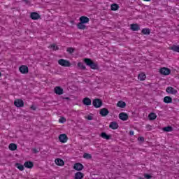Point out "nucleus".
I'll return each instance as SVG.
<instances>
[{"instance_id":"obj_1","label":"nucleus","mask_w":179,"mask_h":179,"mask_svg":"<svg viewBox=\"0 0 179 179\" xmlns=\"http://www.w3.org/2000/svg\"><path fill=\"white\" fill-rule=\"evenodd\" d=\"M83 62H85V64L87 66H90V68H91V69H94V70L99 69V64H97V63H95L94 62H93V60H92V59L84 58Z\"/></svg>"},{"instance_id":"obj_2","label":"nucleus","mask_w":179,"mask_h":179,"mask_svg":"<svg viewBox=\"0 0 179 179\" xmlns=\"http://www.w3.org/2000/svg\"><path fill=\"white\" fill-rule=\"evenodd\" d=\"M92 105L95 108H100L103 106V101L99 98L94 99L92 101Z\"/></svg>"},{"instance_id":"obj_3","label":"nucleus","mask_w":179,"mask_h":179,"mask_svg":"<svg viewBox=\"0 0 179 179\" xmlns=\"http://www.w3.org/2000/svg\"><path fill=\"white\" fill-rule=\"evenodd\" d=\"M58 64H59V65H61V66H64V67L71 66V62L69 61L64 59H59Z\"/></svg>"},{"instance_id":"obj_4","label":"nucleus","mask_w":179,"mask_h":179,"mask_svg":"<svg viewBox=\"0 0 179 179\" xmlns=\"http://www.w3.org/2000/svg\"><path fill=\"white\" fill-rule=\"evenodd\" d=\"M159 72L161 75H164L166 76L171 73V70H170L169 68L164 67L159 70Z\"/></svg>"},{"instance_id":"obj_5","label":"nucleus","mask_w":179,"mask_h":179,"mask_svg":"<svg viewBox=\"0 0 179 179\" xmlns=\"http://www.w3.org/2000/svg\"><path fill=\"white\" fill-rule=\"evenodd\" d=\"M83 169H85V166L81 163L78 162L74 164L73 169L76 170V171H82Z\"/></svg>"},{"instance_id":"obj_6","label":"nucleus","mask_w":179,"mask_h":179,"mask_svg":"<svg viewBox=\"0 0 179 179\" xmlns=\"http://www.w3.org/2000/svg\"><path fill=\"white\" fill-rule=\"evenodd\" d=\"M14 106L18 108L24 107V102L22 99H15L14 101Z\"/></svg>"},{"instance_id":"obj_7","label":"nucleus","mask_w":179,"mask_h":179,"mask_svg":"<svg viewBox=\"0 0 179 179\" xmlns=\"http://www.w3.org/2000/svg\"><path fill=\"white\" fill-rule=\"evenodd\" d=\"M59 141L62 143H65L68 141V136L65 134H60L59 136Z\"/></svg>"},{"instance_id":"obj_8","label":"nucleus","mask_w":179,"mask_h":179,"mask_svg":"<svg viewBox=\"0 0 179 179\" xmlns=\"http://www.w3.org/2000/svg\"><path fill=\"white\" fill-rule=\"evenodd\" d=\"M20 72H21V73H23L24 75H26V73H29V67H27V66L26 65H22L21 66H20Z\"/></svg>"},{"instance_id":"obj_9","label":"nucleus","mask_w":179,"mask_h":179,"mask_svg":"<svg viewBox=\"0 0 179 179\" xmlns=\"http://www.w3.org/2000/svg\"><path fill=\"white\" fill-rule=\"evenodd\" d=\"M99 114L100 115H101V117H107V115L110 114V111L108 110V109L103 108L100 110Z\"/></svg>"},{"instance_id":"obj_10","label":"nucleus","mask_w":179,"mask_h":179,"mask_svg":"<svg viewBox=\"0 0 179 179\" xmlns=\"http://www.w3.org/2000/svg\"><path fill=\"white\" fill-rule=\"evenodd\" d=\"M30 17L32 20H38V19H41V15L38 13L34 12L31 13Z\"/></svg>"},{"instance_id":"obj_11","label":"nucleus","mask_w":179,"mask_h":179,"mask_svg":"<svg viewBox=\"0 0 179 179\" xmlns=\"http://www.w3.org/2000/svg\"><path fill=\"white\" fill-rule=\"evenodd\" d=\"M166 92L169 93V94H177L178 93L177 90L173 88V87H167Z\"/></svg>"},{"instance_id":"obj_12","label":"nucleus","mask_w":179,"mask_h":179,"mask_svg":"<svg viewBox=\"0 0 179 179\" xmlns=\"http://www.w3.org/2000/svg\"><path fill=\"white\" fill-rule=\"evenodd\" d=\"M119 118L120 120H121L122 121H127L129 117H128V114H127L126 113H120L119 114Z\"/></svg>"},{"instance_id":"obj_13","label":"nucleus","mask_w":179,"mask_h":179,"mask_svg":"<svg viewBox=\"0 0 179 179\" xmlns=\"http://www.w3.org/2000/svg\"><path fill=\"white\" fill-rule=\"evenodd\" d=\"M55 93L56 94H58L59 96H61V94H64V89H62L59 86L55 87Z\"/></svg>"},{"instance_id":"obj_14","label":"nucleus","mask_w":179,"mask_h":179,"mask_svg":"<svg viewBox=\"0 0 179 179\" xmlns=\"http://www.w3.org/2000/svg\"><path fill=\"white\" fill-rule=\"evenodd\" d=\"M83 104L84 106H92V99L88 97H85L83 99Z\"/></svg>"},{"instance_id":"obj_15","label":"nucleus","mask_w":179,"mask_h":179,"mask_svg":"<svg viewBox=\"0 0 179 179\" xmlns=\"http://www.w3.org/2000/svg\"><path fill=\"white\" fill-rule=\"evenodd\" d=\"M24 166L26 169H33V167H34V164L31 161H27L24 162Z\"/></svg>"},{"instance_id":"obj_16","label":"nucleus","mask_w":179,"mask_h":179,"mask_svg":"<svg viewBox=\"0 0 179 179\" xmlns=\"http://www.w3.org/2000/svg\"><path fill=\"white\" fill-rule=\"evenodd\" d=\"M79 20H80V22L83 23L84 24H86V23H89V22L90 21L89 17L86 16H81Z\"/></svg>"},{"instance_id":"obj_17","label":"nucleus","mask_w":179,"mask_h":179,"mask_svg":"<svg viewBox=\"0 0 179 179\" xmlns=\"http://www.w3.org/2000/svg\"><path fill=\"white\" fill-rule=\"evenodd\" d=\"M119 127L117 122H111L109 124V128H111V129H118Z\"/></svg>"},{"instance_id":"obj_18","label":"nucleus","mask_w":179,"mask_h":179,"mask_svg":"<svg viewBox=\"0 0 179 179\" xmlns=\"http://www.w3.org/2000/svg\"><path fill=\"white\" fill-rule=\"evenodd\" d=\"M130 29L132 30V31H138V30H139L141 28L138 24H131Z\"/></svg>"},{"instance_id":"obj_19","label":"nucleus","mask_w":179,"mask_h":179,"mask_svg":"<svg viewBox=\"0 0 179 179\" xmlns=\"http://www.w3.org/2000/svg\"><path fill=\"white\" fill-rule=\"evenodd\" d=\"M85 177V174L83 173L78 171L75 173L74 179H83Z\"/></svg>"},{"instance_id":"obj_20","label":"nucleus","mask_w":179,"mask_h":179,"mask_svg":"<svg viewBox=\"0 0 179 179\" xmlns=\"http://www.w3.org/2000/svg\"><path fill=\"white\" fill-rule=\"evenodd\" d=\"M117 107H120V108H125L127 107V103L124 101H119L117 104Z\"/></svg>"},{"instance_id":"obj_21","label":"nucleus","mask_w":179,"mask_h":179,"mask_svg":"<svg viewBox=\"0 0 179 179\" xmlns=\"http://www.w3.org/2000/svg\"><path fill=\"white\" fill-rule=\"evenodd\" d=\"M100 136L103 139H106V141H109V139H111V135H108L106 132L101 133Z\"/></svg>"},{"instance_id":"obj_22","label":"nucleus","mask_w":179,"mask_h":179,"mask_svg":"<svg viewBox=\"0 0 179 179\" xmlns=\"http://www.w3.org/2000/svg\"><path fill=\"white\" fill-rule=\"evenodd\" d=\"M164 103L166 104H170V103H173V98L171 96H166L164 98Z\"/></svg>"},{"instance_id":"obj_23","label":"nucleus","mask_w":179,"mask_h":179,"mask_svg":"<svg viewBox=\"0 0 179 179\" xmlns=\"http://www.w3.org/2000/svg\"><path fill=\"white\" fill-rule=\"evenodd\" d=\"M78 69H81V71H86V66L83 65L82 62H79L77 64Z\"/></svg>"},{"instance_id":"obj_24","label":"nucleus","mask_w":179,"mask_h":179,"mask_svg":"<svg viewBox=\"0 0 179 179\" xmlns=\"http://www.w3.org/2000/svg\"><path fill=\"white\" fill-rule=\"evenodd\" d=\"M148 118L150 121H154V120H156V118H157V115L155 113H151L148 115Z\"/></svg>"},{"instance_id":"obj_25","label":"nucleus","mask_w":179,"mask_h":179,"mask_svg":"<svg viewBox=\"0 0 179 179\" xmlns=\"http://www.w3.org/2000/svg\"><path fill=\"white\" fill-rule=\"evenodd\" d=\"M8 149L13 152L17 149V145H16L15 143H10L8 145Z\"/></svg>"},{"instance_id":"obj_26","label":"nucleus","mask_w":179,"mask_h":179,"mask_svg":"<svg viewBox=\"0 0 179 179\" xmlns=\"http://www.w3.org/2000/svg\"><path fill=\"white\" fill-rule=\"evenodd\" d=\"M55 163L57 166H64L65 164V162H64V160L59 158H57L55 159Z\"/></svg>"},{"instance_id":"obj_27","label":"nucleus","mask_w":179,"mask_h":179,"mask_svg":"<svg viewBox=\"0 0 179 179\" xmlns=\"http://www.w3.org/2000/svg\"><path fill=\"white\" fill-rule=\"evenodd\" d=\"M77 27L79 29V30H85V29H86V25L82 22H79L77 24Z\"/></svg>"},{"instance_id":"obj_28","label":"nucleus","mask_w":179,"mask_h":179,"mask_svg":"<svg viewBox=\"0 0 179 179\" xmlns=\"http://www.w3.org/2000/svg\"><path fill=\"white\" fill-rule=\"evenodd\" d=\"M119 8H120V6H118V4L117 3H113L110 6L111 10H118Z\"/></svg>"},{"instance_id":"obj_29","label":"nucleus","mask_w":179,"mask_h":179,"mask_svg":"<svg viewBox=\"0 0 179 179\" xmlns=\"http://www.w3.org/2000/svg\"><path fill=\"white\" fill-rule=\"evenodd\" d=\"M138 79L139 80H145V79H146V74L145 73H141L138 74Z\"/></svg>"},{"instance_id":"obj_30","label":"nucleus","mask_w":179,"mask_h":179,"mask_svg":"<svg viewBox=\"0 0 179 179\" xmlns=\"http://www.w3.org/2000/svg\"><path fill=\"white\" fill-rule=\"evenodd\" d=\"M172 51H175V52H179V45H173L170 48Z\"/></svg>"},{"instance_id":"obj_31","label":"nucleus","mask_w":179,"mask_h":179,"mask_svg":"<svg viewBox=\"0 0 179 179\" xmlns=\"http://www.w3.org/2000/svg\"><path fill=\"white\" fill-rule=\"evenodd\" d=\"M164 132H171L173 131V127L171 126H168L163 128Z\"/></svg>"},{"instance_id":"obj_32","label":"nucleus","mask_w":179,"mask_h":179,"mask_svg":"<svg viewBox=\"0 0 179 179\" xmlns=\"http://www.w3.org/2000/svg\"><path fill=\"white\" fill-rule=\"evenodd\" d=\"M15 166L20 171H23V170H24V166L22 165L21 164L17 163V164H15Z\"/></svg>"},{"instance_id":"obj_33","label":"nucleus","mask_w":179,"mask_h":179,"mask_svg":"<svg viewBox=\"0 0 179 179\" xmlns=\"http://www.w3.org/2000/svg\"><path fill=\"white\" fill-rule=\"evenodd\" d=\"M143 34H150V29L149 28L143 29L141 31Z\"/></svg>"},{"instance_id":"obj_34","label":"nucleus","mask_w":179,"mask_h":179,"mask_svg":"<svg viewBox=\"0 0 179 179\" xmlns=\"http://www.w3.org/2000/svg\"><path fill=\"white\" fill-rule=\"evenodd\" d=\"M50 48H52V50H53V51H58V50H59V48L55 44L51 45Z\"/></svg>"},{"instance_id":"obj_35","label":"nucleus","mask_w":179,"mask_h":179,"mask_svg":"<svg viewBox=\"0 0 179 179\" xmlns=\"http://www.w3.org/2000/svg\"><path fill=\"white\" fill-rule=\"evenodd\" d=\"M67 52H69V54H73V52H75V48H67Z\"/></svg>"},{"instance_id":"obj_36","label":"nucleus","mask_w":179,"mask_h":179,"mask_svg":"<svg viewBox=\"0 0 179 179\" xmlns=\"http://www.w3.org/2000/svg\"><path fill=\"white\" fill-rule=\"evenodd\" d=\"M84 159H92V155L89 154V153H85L83 155Z\"/></svg>"},{"instance_id":"obj_37","label":"nucleus","mask_w":179,"mask_h":179,"mask_svg":"<svg viewBox=\"0 0 179 179\" xmlns=\"http://www.w3.org/2000/svg\"><path fill=\"white\" fill-rule=\"evenodd\" d=\"M59 122H60L61 124H64V122H66V119L64 117H62L59 118Z\"/></svg>"},{"instance_id":"obj_38","label":"nucleus","mask_w":179,"mask_h":179,"mask_svg":"<svg viewBox=\"0 0 179 179\" xmlns=\"http://www.w3.org/2000/svg\"><path fill=\"white\" fill-rule=\"evenodd\" d=\"M144 177L146 179H150V178H152V176L151 175L148 174V173H145Z\"/></svg>"},{"instance_id":"obj_39","label":"nucleus","mask_w":179,"mask_h":179,"mask_svg":"<svg viewBox=\"0 0 179 179\" xmlns=\"http://www.w3.org/2000/svg\"><path fill=\"white\" fill-rule=\"evenodd\" d=\"M138 141H139V142H145V138L144 137H138Z\"/></svg>"},{"instance_id":"obj_40","label":"nucleus","mask_w":179,"mask_h":179,"mask_svg":"<svg viewBox=\"0 0 179 179\" xmlns=\"http://www.w3.org/2000/svg\"><path fill=\"white\" fill-rule=\"evenodd\" d=\"M145 128H147L148 131H152V126H150V124H147L145 126Z\"/></svg>"},{"instance_id":"obj_41","label":"nucleus","mask_w":179,"mask_h":179,"mask_svg":"<svg viewBox=\"0 0 179 179\" xmlns=\"http://www.w3.org/2000/svg\"><path fill=\"white\" fill-rule=\"evenodd\" d=\"M86 118L89 121H92V120H93V116L88 115Z\"/></svg>"},{"instance_id":"obj_42","label":"nucleus","mask_w":179,"mask_h":179,"mask_svg":"<svg viewBox=\"0 0 179 179\" xmlns=\"http://www.w3.org/2000/svg\"><path fill=\"white\" fill-rule=\"evenodd\" d=\"M129 134L130 136H133L134 132V131H130Z\"/></svg>"},{"instance_id":"obj_43","label":"nucleus","mask_w":179,"mask_h":179,"mask_svg":"<svg viewBox=\"0 0 179 179\" xmlns=\"http://www.w3.org/2000/svg\"><path fill=\"white\" fill-rule=\"evenodd\" d=\"M33 152L34 153H38V150H37V149H36V148H34L33 149Z\"/></svg>"},{"instance_id":"obj_44","label":"nucleus","mask_w":179,"mask_h":179,"mask_svg":"<svg viewBox=\"0 0 179 179\" xmlns=\"http://www.w3.org/2000/svg\"><path fill=\"white\" fill-rule=\"evenodd\" d=\"M36 106H31V110H36Z\"/></svg>"},{"instance_id":"obj_45","label":"nucleus","mask_w":179,"mask_h":179,"mask_svg":"<svg viewBox=\"0 0 179 179\" xmlns=\"http://www.w3.org/2000/svg\"><path fill=\"white\" fill-rule=\"evenodd\" d=\"M64 99L65 100H71V98L70 97H65Z\"/></svg>"},{"instance_id":"obj_46","label":"nucleus","mask_w":179,"mask_h":179,"mask_svg":"<svg viewBox=\"0 0 179 179\" xmlns=\"http://www.w3.org/2000/svg\"><path fill=\"white\" fill-rule=\"evenodd\" d=\"M24 2H27V0H24Z\"/></svg>"}]
</instances>
